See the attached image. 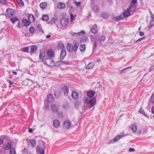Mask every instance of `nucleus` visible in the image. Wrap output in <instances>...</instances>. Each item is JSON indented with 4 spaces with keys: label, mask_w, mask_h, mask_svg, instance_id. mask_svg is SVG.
<instances>
[{
    "label": "nucleus",
    "mask_w": 154,
    "mask_h": 154,
    "mask_svg": "<svg viewBox=\"0 0 154 154\" xmlns=\"http://www.w3.org/2000/svg\"><path fill=\"white\" fill-rule=\"evenodd\" d=\"M97 42H94L93 44V51L95 50L96 49V47H97Z\"/></svg>",
    "instance_id": "49"
},
{
    "label": "nucleus",
    "mask_w": 154,
    "mask_h": 154,
    "mask_svg": "<svg viewBox=\"0 0 154 154\" xmlns=\"http://www.w3.org/2000/svg\"><path fill=\"white\" fill-rule=\"evenodd\" d=\"M57 20V19L55 17H53L51 19V21L53 23L56 22Z\"/></svg>",
    "instance_id": "54"
},
{
    "label": "nucleus",
    "mask_w": 154,
    "mask_h": 154,
    "mask_svg": "<svg viewBox=\"0 0 154 154\" xmlns=\"http://www.w3.org/2000/svg\"><path fill=\"white\" fill-rule=\"evenodd\" d=\"M23 22H19L17 25V26L18 28H21L23 26Z\"/></svg>",
    "instance_id": "46"
},
{
    "label": "nucleus",
    "mask_w": 154,
    "mask_h": 154,
    "mask_svg": "<svg viewBox=\"0 0 154 154\" xmlns=\"http://www.w3.org/2000/svg\"><path fill=\"white\" fill-rule=\"evenodd\" d=\"M4 142V140L3 139L0 137V145L2 144Z\"/></svg>",
    "instance_id": "58"
},
{
    "label": "nucleus",
    "mask_w": 154,
    "mask_h": 154,
    "mask_svg": "<svg viewBox=\"0 0 154 154\" xmlns=\"http://www.w3.org/2000/svg\"><path fill=\"white\" fill-rule=\"evenodd\" d=\"M130 12H131L128 10V9L125 10L124 12V15H123L124 17H127L129 16L130 15Z\"/></svg>",
    "instance_id": "26"
},
{
    "label": "nucleus",
    "mask_w": 154,
    "mask_h": 154,
    "mask_svg": "<svg viewBox=\"0 0 154 154\" xmlns=\"http://www.w3.org/2000/svg\"><path fill=\"white\" fill-rule=\"evenodd\" d=\"M49 17L47 15H43L42 16V19L45 21H48L49 20Z\"/></svg>",
    "instance_id": "39"
},
{
    "label": "nucleus",
    "mask_w": 154,
    "mask_h": 154,
    "mask_svg": "<svg viewBox=\"0 0 154 154\" xmlns=\"http://www.w3.org/2000/svg\"><path fill=\"white\" fill-rule=\"evenodd\" d=\"M94 64L93 63H89L86 66V68L88 69H91L94 66Z\"/></svg>",
    "instance_id": "36"
},
{
    "label": "nucleus",
    "mask_w": 154,
    "mask_h": 154,
    "mask_svg": "<svg viewBox=\"0 0 154 154\" xmlns=\"http://www.w3.org/2000/svg\"><path fill=\"white\" fill-rule=\"evenodd\" d=\"M22 22L25 26H28L30 24V22L26 19H23Z\"/></svg>",
    "instance_id": "28"
},
{
    "label": "nucleus",
    "mask_w": 154,
    "mask_h": 154,
    "mask_svg": "<svg viewBox=\"0 0 154 154\" xmlns=\"http://www.w3.org/2000/svg\"><path fill=\"white\" fill-rule=\"evenodd\" d=\"M47 54L48 58H51L53 57L54 56V52L51 49L48 50L47 52Z\"/></svg>",
    "instance_id": "7"
},
{
    "label": "nucleus",
    "mask_w": 154,
    "mask_h": 154,
    "mask_svg": "<svg viewBox=\"0 0 154 154\" xmlns=\"http://www.w3.org/2000/svg\"><path fill=\"white\" fill-rule=\"evenodd\" d=\"M152 22H152V21H151V22H150V23H149V27L150 29H151L153 26H154L153 24L152 23Z\"/></svg>",
    "instance_id": "55"
},
{
    "label": "nucleus",
    "mask_w": 154,
    "mask_h": 154,
    "mask_svg": "<svg viewBox=\"0 0 154 154\" xmlns=\"http://www.w3.org/2000/svg\"><path fill=\"white\" fill-rule=\"evenodd\" d=\"M13 144L11 142H8L7 143H4L3 145V148L5 150H8L11 149Z\"/></svg>",
    "instance_id": "4"
},
{
    "label": "nucleus",
    "mask_w": 154,
    "mask_h": 154,
    "mask_svg": "<svg viewBox=\"0 0 154 154\" xmlns=\"http://www.w3.org/2000/svg\"><path fill=\"white\" fill-rule=\"evenodd\" d=\"M17 1L19 5L21 6L24 5V4L22 0H17Z\"/></svg>",
    "instance_id": "43"
},
{
    "label": "nucleus",
    "mask_w": 154,
    "mask_h": 154,
    "mask_svg": "<svg viewBox=\"0 0 154 154\" xmlns=\"http://www.w3.org/2000/svg\"><path fill=\"white\" fill-rule=\"evenodd\" d=\"M91 31L94 34H95L97 32V26L96 24L93 25L92 28L91 30Z\"/></svg>",
    "instance_id": "13"
},
{
    "label": "nucleus",
    "mask_w": 154,
    "mask_h": 154,
    "mask_svg": "<svg viewBox=\"0 0 154 154\" xmlns=\"http://www.w3.org/2000/svg\"><path fill=\"white\" fill-rule=\"evenodd\" d=\"M70 17H71V21H73L75 20V17L73 15V14L72 13H71L70 14Z\"/></svg>",
    "instance_id": "50"
},
{
    "label": "nucleus",
    "mask_w": 154,
    "mask_h": 154,
    "mask_svg": "<svg viewBox=\"0 0 154 154\" xmlns=\"http://www.w3.org/2000/svg\"><path fill=\"white\" fill-rule=\"evenodd\" d=\"M31 53H35L37 49V47L36 45H32L31 47Z\"/></svg>",
    "instance_id": "18"
},
{
    "label": "nucleus",
    "mask_w": 154,
    "mask_h": 154,
    "mask_svg": "<svg viewBox=\"0 0 154 154\" xmlns=\"http://www.w3.org/2000/svg\"><path fill=\"white\" fill-rule=\"evenodd\" d=\"M145 38V37H142L141 38H139L136 41V43H137L140 42H141L142 40L144 39Z\"/></svg>",
    "instance_id": "51"
},
{
    "label": "nucleus",
    "mask_w": 154,
    "mask_h": 154,
    "mask_svg": "<svg viewBox=\"0 0 154 154\" xmlns=\"http://www.w3.org/2000/svg\"><path fill=\"white\" fill-rule=\"evenodd\" d=\"M66 48L67 50L69 52H71L72 50V44L70 43H68L67 45Z\"/></svg>",
    "instance_id": "22"
},
{
    "label": "nucleus",
    "mask_w": 154,
    "mask_h": 154,
    "mask_svg": "<svg viewBox=\"0 0 154 154\" xmlns=\"http://www.w3.org/2000/svg\"><path fill=\"white\" fill-rule=\"evenodd\" d=\"M19 20V19L16 17H14L10 19V21L14 24V23L15 22Z\"/></svg>",
    "instance_id": "37"
},
{
    "label": "nucleus",
    "mask_w": 154,
    "mask_h": 154,
    "mask_svg": "<svg viewBox=\"0 0 154 154\" xmlns=\"http://www.w3.org/2000/svg\"><path fill=\"white\" fill-rule=\"evenodd\" d=\"M29 142L30 143L32 147H34L36 145V142L35 140L31 139L29 140Z\"/></svg>",
    "instance_id": "24"
},
{
    "label": "nucleus",
    "mask_w": 154,
    "mask_h": 154,
    "mask_svg": "<svg viewBox=\"0 0 154 154\" xmlns=\"http://www.w3.org/2000/svg\"><path fill=\"white\" fill-rule=\"evenodd\" d=\"M85 32L84 31L82 30L80 32H78V35L80 36L85 34Z\"/></svg>",
    "instance_id": "48"
},
{
    "label": "nucleus",
    "mask_w": 154,
    "mask_h": 154,
    "mask_svg": "<svg viewBox=\"0 0 154 154\" xmlns=\"http://www.w3.org/2000/svg\"><path fill=\"white\" fill-rule=\"evenodd\" d=\"M45 56V54L44 52L40 53L39 54V58L41 59L43 58Z\"/></svg>",
    "instance_id": "44"
},
{
    "label": "nucleus",
    "mask_w": 154,
    "mask_h": 154,
    "mask_svg": "<svg viewBox=\"0 0 154 154\" xmlns=\"http://www.w3.org/2000/svg\"><path fill=\"white\" fill-rule=\"evenodd\" d=\"M79 49L81 51H84L85 49V44L81 45L79 47Z\"/></svg>",
    "instance_id": "30"
},
{
    "label": "nucleus",
    "mask_w": 154,
    "mask_h": 154,
    "mask_svg": "<svg viewBox=\"0 0 154 154\" xmlns=\"http://www.w3.org/2000/svg\"><path fill=\"white\" fill-rule=\"evenodd\" d=\"M79 94L77 92L74 91L72 92V96L74 99H77L78 97Z\"/></svg>",
    "instance_id": "16"
},
{
    "label": "nucleus",
    "mask_w": 154,
    "mask_h": 154,
    "mask_svg": "<svg viewBox=\"0 0 154 154\" xmlns=\"http://www.w3.org/2000/svg\"><path fill=\"white\" fill-rule=\"evenodd\" d=\"M10 154H16L15 150L14 148H12L10 149Z\"/></svg>",
    "instance_id": "42"
},
{
    "label": "nucleus",
    "mask_w": 154,
    "mask_h": 154,
    "mask_svg": "<svg viewBox=\"0 0 154 154\" xmlns=\"http://www.w3.org/2000/svg\"><path fill=\"white\" fill-rule=\"evenodd\" d=\"M27 150L26 148H24V149H23L22 150V152L24 154V153H26L27 152Z\"/></svg>",
    "instance_id": "59"
},
{
    "label": "nucleus",
    "mask_w": 154,
    "mask_h": 154,
    "mask_svg": "<svg viewBox=\"0 0 154 154\" xmlns=\"http://www.w3.org/2000/svg\"><path fill=\"white\" fill-rule=\"evenodd\" d=\"M36 149L37 152L38 153H39V154H45V149L42 148L39 146H37L36 147Z\"/></svg>",
    "instance_id": "8"
},
{
    "label": "nucleus",
    "mask_w": 154,
    "mask_h": 154,
    "mask_svg": "<svg viewBox=\"0 0 154 154\" xmlns=\"http://www.w3.org/2000/svg\"><path fill=\"white\" fill-rule=\"evenodd\" d=\"M93 9L96 13H98L99 11V7L97 5H95Z\"/></svg>",
    "instance_id": "29"
},
{
    "label": "nucleus",
    "mask_w": 154,
    "mask_h": 154,
    "mask_svg": "<svg viewBox=\"0 0 154 154\" xmlns=\"http://www.w3.org/2000/svg\"><path fill=\"white\" fill-rule=\"evenodd\" d=\"M131 128L134 132H136L137 130V127L136 125L134 124L132 125Z\"/></svg>",
    "instance_id": "27"
},
{
    "label": "nucleus",
    "mask_w": 154,
    "mask_h": 154,
    "mask_svg": "<svg viewBox=\"0 0 154 154\" xmlns=\"http://www.w3.org/2000/svg\"><path fill=\"white\" fill-rule=\"evenodd\" d=\"M71 123L70 121H65L64 122L63 127L66 129H69L71 126Z\"/></svg>",
    "instance_id": "9"
},
{
    "label": "nucleus",
    "mask_w": 154,
    "mask_h": 154,
    "mask_svg": "<svg viewBox=\"0 0 154 154\" xmlns=\"http://www.w3.org/2000/svg\"><path fill=\"white\" fill-rule=\"evenodd\" d=\"M28 20L30 22H34L35 20L34 16L32 14H29L28 16Z\"/></svg>",
    "instance_id": "20"
},
{
    "label": "nucleus",
    "mask_w": 154,
    "mask_h": 154,
    "mask_svg": "<svg viewBox=\"0 0 154 154\" xmlns=\"http://www.w3.org/2000/svg\"><path fill=\"white\" fill-rule=\"evenodd\" d=\"M151 18L152 19V20H151V21L153 22L154 21V15L151 12Z\"/></svg>",
    "instance_id": "56"
},
{
    "label": "nucleus",
    "mask_w": 154,
    "mask_h": 154,
    "mask_svg": "<svg viewBox=\"0 0 154 154\" xmlns=\"http://www.w3.org/2000/svg\"><path fill=\"white\" fill-rule=\"evenodd\" d=\"M139 112L141 114L144 115L145 116L147 117H148V116H147L146 115L143 109L141 108L139 110Z\"/></svg>",
    "instance_id": "45"
},
{
    "label": "nucleus",
    "mask_w": 154,
    "mask_h": 154,
    "mask_svg": "<svg viewBox=\"0 0 154 154\" xmlns=\"http://www.w3.org/2000/svg\"><path fill=\"white\" fill-rule=\"evenodd\" d=\"M61 94V93L59 91H56L54 93V95L56 98H58L60 97Z\"/></svg>",
    "instance_id": "35"
},
{
    "label": "nucleus",
    "mask_w": 154,
    "mask_h": 154,
    "mask_svg": "<svg viewBox=\"0 0 154 154\" xmlns=\"http://www.w3.org/2000/svg\"><path fill=\"white\" fill-rule=\"evenodd\" d=\"M71 34L72 36H77V35H78V33H75L74 32H72Z\"/></svg>",
    "instance_id": "61"
},
{
    "label": "nucleus",
    "mask_w": 154,
    "mask_h": 154,
    "mask_svg": "<svg viewBox=\"0 0 154 154\" xmlns=\"http://www.w3.org/2000/svg\"><path fill=\"white\" fill-rule=\"evenodd\" d=\"M84 107L86 109H89L93 107L96 103L97 100L95 97L90 98L85 97L84 99Z\"/></svg>",
    "instance_id": "1"
},
{
    "label": "nucleus",
    "mask_w": 154,
    "mask_h": 154,
    "mask_svg": "<svg viewBox=\"0 0 154 154\" xmlns=\"http://www.w3.org/2000/svg\"><path fill=\"white\" fill-rule=\"evenodd\" d=\"M137 8V7L135 4H132L131 5L128 10L131 12H133L135 11Z\"/></svg>",
    "instance_id": "10"
},
{
    "label": "nucleus",
    "mask_w": 154,
    "mask_h": 154,
    "mask_svg": "<svg viewBox=\"0 0 154 154\" xmlns=\"http://www.w3.org/2000/svg\"><path fill=\"white\" fill-rule=\"evenodd\" d=\"M51 107L53 112H56L58 111V107L55 104H51Z\"/></svg>",
    "instance_id": "11"
},
{
    "label": "nucleus",
    "mask_w": 154,
    "mask_h": 154,
    "mask_svg": "<svg viewBox=\"0 0 154 154\" xmlns=\"http://www.w3.org/2000/svg\"><path fill=\"white\" fill-rule=\"evenodd\" d=\"M37 28L39 29V30L40 31H42L43 33H44V31L43 30L42 26L40 24H38L37 26Z\"/></svg>",
    "instance_id": "47"
},
{
    "label": "nucleus",
    "mask_w": 154,
    "mask_h": 154,
    "mask_svg": "<svg viewBox=\"0 0 154 154\" xmlns=\"http://www.w3.org/2000/svg\"><path fill=\"white\" fill-rule=\"evenodd\" d=\"M47 5V2H44L40 4V7L42 9H45L46 8Z\"/></svg>",
    "instance_id": "23"
},
{
    "label": "nucleus",
    "mask_w": 154,
    "mask_h": 154,
    "mask_svg": "<svg viewBox=\"0 0 154 154\" xmlns=\"http://www.w3.org/2000/svg\"><path fill=\"white\" fill-rule=\"evenodd\" d=\"M69 20L68 18H63L61 20V23L63 26H66L68 24Z\"/></svg>",
    "instance_id": "3"
},
{
    "label": "nucleus",
    "mask_w": 154,
    "mask_h": 154,
    "mask_svg": "<svg viewBox=\"0 0 154 154\" xmlns=\"http://www.w3.org/2000/svg\"><path fill=\"white\" fill-rule=\"evenodd\" d=\"M53 124L55 128H57L60 126V123L59 120L55 119L54 121Z\"/></svg>",
    "instance_id": "12"
},
{
    "label": "nucleus",
    "mask_w": 154,
    "mask_h": 154,
    "mask_svg": "<svg viewBox=\"0 0 154 154\" xmlns=\"http://www.w3.org/2000/svg\"><path fill=\"white\" fill-rule=\"evenodd\" d=\"M62 89L63 91L64 92V93L65 94H67L68 93L69 89L68 87L66 86H65L63 87L62 88Z\"/></svg>",
    "instance_id": "32"
},
{
    "label": "nucleus",
    "mask_w": 154,
    "mask_h": 154,
    "mask_svg": "<svg viewBox=\"0 0 154 154\" xmlns=\"http://www.w3.org/2000/svg\"><path fill=\"white\" fill-rule=\"evenodd\" d=\"M30 32L32 34H34L35 32V29L33 27H31L29 29Z\"/></svg>",
    "instance_id": "33"
},
{
    "label": "nucleus",
    "mask_w": 154,
    "mask_h": 154,
    "mask_svg": "<svg viewBox=\"0 0 154 154\" xmlns=\"http://www.w3.org/2000/svg\"><path fill=\"white\" fill-rule=\"evenodd\" d=\"M150 101L152 103H154V94L151 97Z\"/></svg>",
    "instance_id": "52"
},
{
    "label": "nucleus",
    "mask_w": 154,
    "mask_h": 154,
    "mask_svg": "<svg viewBox=\"0 0 154 154\" xmlns=\"http://www.w3.org/2000/svg\"><path fill=\"white\" fill-rule=\"evenodd\" d=\"M21 50L23 52H28L29 51L28 48L27 47L22 48Z\"/></svg>",
    "instance_id": "41"
},
{
    "label": "nucleus",
    "mask_w": 154,
    "mask_h": 154,
    "mask_svg": "<svg viewBox=\"0 0 154 154\" xmlns=\"http://www.w3.org/2000/svg\"><path fill=\"white\" fill-rule=\"evenodd\" d=\"M66 54V51L65 50H63L61 53L60 55V59L61 60H63L65 58Z\"/></svg>",
    "instance_id": "14"
},
{
    "label": "nucleus",
    "mask_w": 154,
    "mask_h": 154,
    "mask_svg": "<svg viewBox=\"0 0 154 154\" xmlns=\"http://www.w3.org/2000/svg\"><path fill=\"white\" fill-rule=\"evenodd\" d=\"M54 99V96L53 94H50L48 96L47 100L49 102H51Z\"/></svg>",
    "instance_id": "19"
},
{
    "label": "nucleus",
    "mask_w": 154,
    "mask_h": 154,
    "mask_svg": "<svg viewBox=\"0 0 154 154\" xmlns=\"http://www.w3.org/2000/svg\"><path fill=\"white\" fill-rule=\"evenodd\" d=\"M101 15L102 17L104 19H106L108 17V14L106 12L102 13Z\"/></svg>",
    "instance_id": "31"
},
{
    "label": "nucleus",
    "mask_w": 154,
    "mask_h": 154,
    "mask_svg": "<svg viewBox=\"0 0 154 154\" xmlns=\"http://www.w3.org/2000/svg\"><path fill=\"white\" fill-rule=\"evenodd\" d=\"M7 3L6 0H1L0 3H2L3 4H5Z\"/></svg>",
    "instance_id": "57"
},
{
    "label": "nucleus",
    "mask_w": 154,
    "mask_h": 154,
    "mask_svg": "<svg viewBox=\"0 0 154 154\" xmlns=\"http://www.w3.org/2000/svg\"><path fill=\"white\" fill-rule=\"evenodd\" d=\"M106 39V37L105 35H102L98 38V40L100 41H104Z\"/></svg>",
    "instance_id": "38"
},
{
    "label": "nucleus",
    "mask_w": 154,
    "mask_h": 154,
    "mask_svg": "<svg viewBox=\"0 0 154 154\" xmlns=\"http://www.w3.org/2000/svg\"><path fill=\"white\" fill-rule=\"evenodd\" d=\"M132 67L129 66L125 68L122 70L119 71L118 72L119 73V74H122L123 73H126L128 72L131 69Z\"/></svg>",
    "instance_id": "5"
},
{
    "label": "nucleus",
    "mask_w": 154,
    "mask_h": 154,
    "mask_svg": "<svg viewBox=\"0 0 154 154\" xmlns=\"http://www.w3.org/2000/svg\"><path fill=\"white\" fill-rule=\"evenodd\" d=\"M91 41L94 42H97V39L95 36L91 35Z\"/></svg>",
    "instance_id": "34"
},
{
    "label": "nucleus",
    "mask_w": 154,
    "mask_h": 154,
    "mask_svg": "<svg viewBox=\"0 0 154 154\" xmlns=\"http://www.w3.org/2000/svg\"><path fill=\"white\" fill-rule=\"evenodd\" d=\"M95 94V92L92 91H89L87 93V95L88 97H87L92 98Z\"/></svg>",
    "instance_id": "15"
},
{
    "label": "nucleus",
    "mask_w": 154,
    "mask_h": 154,
    "mask_svg": "<svg viewBox=\"0 0 154 154\" xmlns=\"http://www.w3.org/2000/svg\"><path fill=\"white\" fill-rule=\"evenodd\" d=\"M6 12L8 17H11L14 15V12L11 8H8L6 11Z\"/></svg>",
    "instance_id": "6"
},
{
    "label": "nucleus",
    "mask_w": 154,
    "mask_h": 154,
    "mask_svg": "<svg viewBox=\"0 0 154 154\" xmlns=\"http://www.w3.org/2000/svg\"><path fill=\"white\" fill-rule=\"evenodd\" d=\"M135 149L133 148H131L129 149V151L130 152H132L134 151Z\"/></svg>",
    "instance_id": "63"
},
{
    "label": "nucleus",
    "mask_w": 154,
    "mask_h": 154,
    "mask_svg": "<svg viewBox=\"0 0 154 154\" xmlns=\"http://www.w3.org/2000/svg\"><path fill=\"white\" fill-rule=\"evenodd\" d=\"M66 5L64 3L61 2L59 3L58 4V7L60 9H63L65 8Z\"/></svg>",
    "instance_id": "25"
},
{
    "label": "nucleus",
    "mask_w": 154,
    "mask_h": 154,
    "mask_svg": "<svg viewBox=\"0 0 154 154\" xmlns=\"http://www.w3.org/2000/svg\"><path fill=\"white\" fill-rule=\"evenodd\" d=\"M43 61L47 65L49 66H54V61L51 58H48L43 60Z\"/></svg>",
    "instance_id": "2"
},
{
    "label": "nucleus",
    "mask_w": 154,
    "mask_h": 154,
    "mask_svg": "<svg viewBox=\"0 0 154 154\" xmlns=\"http://www.w3.org/2000/svg\"><path fill=\"white\" fill-rule=\"evenodd\" d=\"M125 136V135H123L122 134L117 136L114 137V141L117 142L123 137Z\"/></svg>",
    "instance_id": "21"
},
{
    "label": "nucleus",
    "mask_w": 154,
    "mask_h": 154,
    "mask_svg": "<svg viewBox=\"0 0 154 154\" xmlns=\"http://www.w3.org/2000/svg\"><path fill=\"white\" fill-rule=\"evenodd\" d=\"M124 17V16L123 15H121L119 16L116 17L115 19L117 21H118L122 19Z\"/></svg>",
    "instance_id": "40"
},
{
    "label": "nucleus",
    "mask_w": 154,
    "mask_h": 154,
    "mask_svg": "<svg viewBox=\"0 0 154 154\" xmlns=\"http://www.w3.org/2000/svg\"><path fill=\"white\" fill-rule=\"evenodd\" d=\"M75 4L77 7H79L81 6V3L80 2H75Z\"/></svg>",
    "instance_id": "53"
},
{
    "label": "nucleus",
    "mask_w": 154,
    "mask_h": 154,
    "mask_svg": "<svg viewBox=\"0 0 154 154\" xmlns=\"http://www.w3.org/2000/svg\"><path fill=\"white\" fill-rule=\"evenodd\" d=\"M154 69V66H152L149 69V72H151L153 69Z\"/></svg>",
    "instance_id": "62"
},
{
    "label": "nucleus",
    "mask_w": 154,
    "mask_h": 154,
    "mask_svg": "<svg viewBox=\"0 0 154 154\" xmlns=\"http://www.w3.org/2000/svg\"><path fill=\"white\" fill-rule=\"evenodd\" d=\"M151 111L152 113L154 114V106H152Z\"/></svg>",
    "instance_id": "64"
},
{
    "label": "nucleus",
    "mask_w": 154,
    "mask_h": 154,
    "mask_svg": "<svg viewBox=\"0 0 154 154\" xmlns=\"http://www.w3.org/2000/svg\"><path fill=\"white\" fill-rule=\"evenodd\" d=\"M131 3L133 4H136L137 3V0H131Z\"/></svg>",
    "instance_id": "60"
},
{
    "label": "nucleus",
    "mask_w": 154,
    "mask_h": 154,
    "mask_svg": "<svg viewBox=\"0 0 154 154\" xmlns=\"http://www.w3.org/2000/svg\"><path fill=\"white\" fill-rule=\"evenodd\" d=\"M79 46V42H76L75 43L74 46H72V50H73L75 52H76L78 49Z\"/></svg>",
    "instance_id": "17"
}]
</instances>
